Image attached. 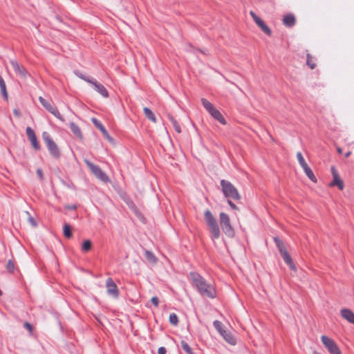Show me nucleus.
Listing matches in <instances>:
<instances>
[{
	"label": "nucleus",
	"instance_id": "40",
	"mask_svg": "<svg viewBox=\"0 0 354 354\" xmlns=\"http://www.w3.org/2000/svg\"><path fill=\"white\" fill-rule=\"evenodd\" d=\"M37 174L40 179L43 178V173L41 169H37Z\"/></svg>",
	"mask_w": 354,
	"mask_h": 354
},
{
	"label": "nucleus",
	"instance_id": "46",
	"mask_svg": "<svg viewBox=\"0 0 354 354\" xmlns=\"http://www.w3.org/2000/svg\"><path fill=\"white\" fill-rule=\"evenodd\" d=\"M70 208L73 209H75V207L73 206V207H71Z\"/></svg>",
	"mask_w": 354,
	"mask_h": 354
},
{
	"label": "nucleus",
	"instance_id": "2",
	"mask_svg": "<svg viewBox=\"0 0 354 354\" xmlns=\"http://www.w3.org/2000/svg\"><path fill=\"white\" fill-rule=\"evenodd\" d=\"M204 218L210 233L212 240L218 239L221 236L220 229L216 218L212 214L210 210L207 209L204 212Z\"/></svg>",
	"mask_w": 354,
	"mask_h": 354
},
{
	"label": "nucleus",
	"instance_id": "9",
	"mask_svg": "<svg viewBox=\"0 0 354 354\" xmlns=\"http://www.w3.org/2000/svg\"><path fill=\"white\" fill-rule=\"evenodd\" d=\"M39 100L40 103L50 112L51 113L55 118L59 119V120L64 122V119L63 118L62 115L59 113V111L57 110L56 107L53 106L50 102L46 101L44 97H39Z\"/></svg>",
	"mask_w": 354,
	"mask_h": 354
},
{
	"label": "nucleus",
	"instance_id": "1",
	"mask_svg": "<svg viewBox=\"0 0 354 354\" xmlns=\"http://www.w3.org/2000/svg\"><path fill=\"white\" fill-rule=\"evenodd\" d=\"M190 276L193 283L202 295L209 298L216 297L215 288L212 284L208 283L203 277L196 272L190 273Z\"/></svg>",
	"mask_w": 354,
	"mask_h": 354
},
{
	"label": "nucleus",
	"instance_id": "17",
	"mask_svg": "<svg viewBox=\"0 0 354 354\" xmlns=\"http://www.w3.org/2000/svg\"><path fill=\"white\" fill-rule=\"evenodd\" d=\"M342 317L351 324H354V313L350 309L344 308L341 310Z\"/></svg>",
	"mask_w": 354,
	"mask_h": 354
},
{
	"label": "nucleus",
	"instance_id": "44",
	"mask_svg": "<svg viewBox=\"0 0 354 354\" xmlns=\"http://www.w3.org/2000/svg\"><path fill=\"white\" fill-rule=\"evenodd\" d=\"M29 220H30V221L32 224H34V225H35L34 220H33V218H31V217H30V218H29Z\"/></svg>",
	"mask_w": 354,
	"mask_h": 354
},
{
	"label": "nucleus",
	"instance_id": "23",
	"mask_svg": "<svg viewBox=\"0 0 354 354\" xmlns=\"http://www.w3.org/2000/svg\"><path fill=\"white\" fill-rule=\"evenodd\" d=\"M304 171L306 174V175L313 182V183H317V178L315 177V176L314 175L312 169L309 167V166L308 165L306 167H304Z\"/></svg>",
	"mask_w": 354,
	"mask_h": 354
},
{
	"label": "nucleus",
	"instance_id": "4",
	"mask_svg": "<svg viewBox=\"0 0 354 354\" xmlns=\"http://www.w3.org/2000/svg\"><path fill=\"white\" fill-rule=\"evenodd\" d=\"M222 191L225 197L238 201L241 198V196L237 189L229 181L225 180H221Z\"/></svg>",
	"mask_w": 354,
	"mask_h": 354
},
{
	"label": "nucleus",
	"instance_id": "5",
	"mask_svg": "<svg viewBox=\"0 0 354 354\" xmlns=\"http://www.w3.org/2000/svg\"><path fill=\"white\" fill-rule=\"evenodd\" d=\"M42 138L46 143L50 155L55 158H59L60 157L59 149L57 144L51 138L50 134L46 131L43 132Z\"/></svg>",
	"mask_w": 354,
	"mask_h": 354
},
{
	"label": "nucleus",
	"instance_id": "8",
	"mask_svg": "<svg viewBox=\"0 0 354 354\" xmlns=\"http://www.w3.org/2000/svg\"><path fill=\"white\" fill-rule=\"evenodd\" d=\"M219 221L222 230L224 232V233H225L228 236L233 235L234 230L231 225L229 216L224 212L220 213Z\"/></svg>",
	"mask_w": 354,
	"mask_h": 354
},
{
	"label": "nucleus",
	"instance_id": "41",
	"mask_svg": "<svg viewBox=\"0 0 354 354\" xmlns=\"http://www.w3.org/2000/svg\"><path fill=\"white\" fill-rule=\"evenodd\" d=\"M13 113H14V114H15L16 116H17V117H19V116H20V112L19 111V110H17V109H15V110L13 111Z\"/></svg>",
	"mask_w": 354,
	"mask_h": 354
},
{
	"label": "nucleus",
	"instance_id": "27",
	"mask_svg": "<svg viewBox=\"0 0 354 354\" xmlns=\"http://www.w3.org/2000/svg\"><path fill=\"white\" fill-rule=\"evenodd\" d=\"M306 64L311 69H314L316 67V63L313 56L309 53L306 55Z\"/></svg>",
	"mask_w": 354,
	"mask_h": 354
},
{
	"label": "nucleus",
	"instance_id": "12",
	"mask_svg": "<svg viewBox=\"0 0 354 354\" xmlns=\"http://www.w3.org/2000/svg\"><path fill=\"white\" fill-rule=\"evenodd\" d=\"M106 287L107 293L112 295L113 297L117 298L119 295L118 287L111 278H109L106 281Z\"/></svg>",
	"mask_w": 354,
	"mask_h": 354
},
{
	"label": "nucleus",
	"instance_id": "35",
	"mask_svg": "<svg viewBox=\"0 0 354 354\" xmlns=\"http://www.w3.org/2000/svg\"><path fill=\"white\" fill-rule=\"evenodd\" d=\"M6 269L8 272L12 273L15 270V263L12 260H9L6 264Z\"/></svg>",
	"mask_w": 354,
	"mask_h": 354
},
{
	"label": "nucleus",
	"instance_id": "33",
	"mask_svg": "<svg viewBox=\"0 0 354 354\" xmlns=\"http://www.w3.org/2000/svg\"><path fill=\"white\" fill-rule=\"evenodd\" d=\"M169 322L174 326H176L178 323V318L175 313H171L169 315Z\"/></svg>",
	"mask_w": 354,
	"mask_h": 354
},
{
	"label": "nucleus",
	"instance_id": "11",
	"mask_svg": "<svg viewBox=\"0 0 354 354\" xmlns=\"http://www.w3.org/2000/svg\"><path fill=\"white\" fill-rule=\"evenodd\" d=\"M250 15L254 19V22L261 29L263 32H264L268 35H271L272 31L270 28L265 24V22L259 17L253 11L250 12Z\"/></svg>",
	"mask_w": 354,
	"mask_h": 354
},
{
	"label": "nucleus",
	"instance_id": "38",
	"mask_svg": "<svg viewBox=\"0 0 354 354\" xmlns=\"http://www.w3.org/2000/svg\"><path fill=\"white\" fill-rule=\"evenodd\" d=\"M158 354H165L166 353V348L165 347H160L158 350Z\"/></svg>",
	"mask_w": 354,
	"mask_h": 354
},
{
	"label": "nucleus",
	"instance_id": "3",
	"mask_svg": "<svg viewBox=\"0 0 354 354\" xmlns=\"http://www.w3.org/2000/svg\"><path fill=\"white\" fill-rule=\"evenodd\" d=\"M201 103L204 108L208 111V113L221 124L225 125L226 120L224 118L222 113L214 106L212 103L209 102L205 98L201 99Z\"/></svg>",
	"mask_w": 354,
	"mask_h": 354
},
{
	"label": "nucleus",
	"instance_id": "42",
	"mask_svg": "<svg viewBox=\"0 0 354 354\" xmlns=\"http://www.w3.org/2000/svg\"><path fill=\"white\" fill-rule=\"evenodd\" d=\"M337 152H338L339 153H342V149L341 148L337 147Z\"/></svg>",
	"mask_w": 354,
	"mask_h": 354
},
{
	"label": "nucleus",
	"instance_id": "24",
	"mask_svg": "<svg viewBox=\"0 0 354 354\" xmlns=\"http://www.w3.org/2000/svg\"><path fill=\"white\" fill-rule=\"evenodd\" d=\"M0 90L2 95L6 99L8 98V93L6 90V83L3 79V77L0 75Z\"/></svg>",
	"mask_w": 354,
	"mask_h": 354
},
{
	"label": "nucleus",
	"instance_id": "20",
	"mask_svg": "<svg viewBox=\"0 0 354 354\" xmlns=\"http://www.w3.org/2000/svg\"><path fill=\"white\" fill-rule=\"evenodd\" d=\"M221 335L223 337V339L230 344H236V339L234 337V336L232 335L230 332L225 330Z\"/></svg>",
	"mask_w": 354,
	"mask_h": 354
},
{
	"label": "nucleus",
	"instance_id": "25",
	"mask_svg": "<svg viewBox=\"0 0 354 354\" xmlns=\"http://www.w3.org/2000/svg\"><path fill=\"white\" fill-rule=\"evenodd\" d=\"M168 118L169 119V120L172 123L173 127L174 128L175 131L177 133H180L181 132V129H180V127L178 124V122L170 114L168 115Z\"/></svg>",
	"mask_w": 354,
	"mask_h": 354
},
{
	"label": "nucleus",
	"instance_id": "37",
	"mask_svg": "<svg viewBox=\"0 0 354 354\" xmlns=\"http://www.w3.org/2000/svg\"><path fill=\"white\" fill-rule=\"evenodd\" d=\"M24 327L28 330V331L30 333H32V326L28 323V322H25L24 323Z\"/></svg>",
	"mask_w": 354,
	"mask_h": 354
},
{
	"label": "nucleus",
	"instance_id": "47",
	"mask_svg": "<svg viewBox=\"0 0 354 354\" xmlns=\"http://www.w3.org/2000/svg\"><path fill=\"white\" fill-rule=\"evenodd\" d=\"M2 295V292L1 290H0V296Z\"/></svg>",
	"mask_w": 354,
	"mask_h": 354
},
{
	"label": "nucleus",
	"instance_id": "21",
	"mask_svg": "<svg viewBox=\"0 0 354 354\" xmlns=\"http://www.w3.org/2000/svg\"><path fill=\"white\" fill-rule=\"evenodd\" d=\"M283 23L285 26L292 27L295 24V17L293 15L289 14L286 15L283 19Z\"/></svg>",
	"mask_w": 354,
	"mask_h": 354
},
{
	"label": "nucleus",
	"instance_id": "30",
	"mask_svg": "<svg viewBox=\"0 0 354 354\" xmlns=\"http://www.w3.org/2000/svg\"><path fill=\"white\" fill-rule=\"evenodd\" d=\"M92 243L91 241L86 240L83 242L82 245V252H88L91 249Z\"/></svg>",
	"mask_w": 354,
	"mask_h": 354
},
{
	"label": "nucleus",
	"instance_id": "31",
	"mask_svg": "<svg viewBox=\"0 0 354 354\" xmlns=\"http://www.w3.org/2000/svg\"><path fill=\"white\" fill-rule=\"evenodd\" d=\"M63 231H64V235L65 237L69 239L72 236L71 229L68 224H65L64 225Z\"/></svg>",
	"mask_w": 354,
	"mask_h": 354
},
{
	"label": "nucleus",
	"instance_id": "10",
	"mask_svg": "<svg viewBox=\"0 0 354 354\" xmlns=\"http://www.w3.org/2000/svg\"><path fill=\"white\" fill-rule=\"evenodd\" d=\"M331 173L333 175V180L330 183L329 186L330 187H334L337 186L339 190H343L344 187V182L342 179L340 178L339 175L338 174L337 171H336L334 166H332L331 168Z\"/></svg>",
	"mask_w": 354,
	"mask_h": 354
},
{
	"label": "nucleus",
	"instance_id": "16",
	"mask_svg": "<svg viewBox=\"0 0 354 354\" xmlns=\"http://www.w3.org/2000/svg\"><path fill=\"white\" fill-rule=\"evenodd\" d=\"M91 122L96 127V128H97L101 131L105 138H106L109 141L112 140V138L109 136L108 131L97 119L93 118H91Z\"/></svg>",
	"mask_w": 354,
	"mask_h": 354
},
{
	"label": "nucleus",
	"instance_id": "19",
	"mask_svg": "<svg viewBox=\"0 0 354 354\" xmlns=\"http://www.w3.org/2000/svg\"><path fill=\"white\" fill-rule=\"evenodd\" d=\"M70 128L75 136H76L80 140H83V135L79 126L75 124L74 122H71Z\"/></svg>",
	"mask_w": 354,
	"mask_h": 354
},
{
	"label": "nucleus",
	"instance_id": "34",
	"mask_svg": "<svg viewBox=\"0 0 354 354\" xmlns=\"http://www.w3.org/2000/svg\"><path fill=\"white\" fill-rule=\"evenodd\" d=\"M214 326L221 334L225 330L223 328V324L220 321L216 320L214 322Z\"/></svg>",
	"mask_w": 354,
	"mask_h": 354
},
{
	"label": "nucleus",
	"instance_id": "32",
	"mask_svg": "<svg viewBox=\"0 0 354 354\" xmlns=\"http://www.w3.org/2000/svg\"><path fill=\"white\" fill-rule=\"evenodd\" d=\"M182 348L187 353V354H193L192 350L189 344L185 342L182 341L180 342Z\"/></svg>",
	"mask_w": 354,
	"mask_h": 354
},
{
	"label": "nucleus",
	"instance_id": "26",
	"mask_svg": "<svg viewBox=\"0 0 354 354\" xmlns=\"http://www.w3.org/2000/svg\"><path fill=\"white\" fill-rule=\"evenodd\" d=\"M274 241H275L277 247L279 249L281 254H283V252H287L283 241H281V240H279L277 238L274 239Z\"/></svg>",
	"mask_w": 354,
	"mask_h": 354
},
{
	"label": "nucleus",
	"instance_id": "18",
	"mask_svg": "<svg viewBox=\"0 0 354 354\" xmlns=\"http://www.w3.org/2000/svg\"><path fill=\"white\" fill-rule=\"evenodd\" d=\"M281 255L282 256L284 261L288 265L290 268L294 271H296L297 270L296 266H295L291 257L288 254V251L286 252H283V254H282Z\"/></svg>",
	"mask_w": 354,
	"mask_h": 354
},
{
	"label": "nucleus",
	"instance_id": "29",
	"mask_svg": "<svg viewBox=\"0 0 354 354\" xmlns=\"http://www.w3.org/2000/svg\"><path fill=\"white\" fill-rule=\"evenodd\" d=\"M145 257L147 260L151 263H155L156 262L157 259L154 254L148 250L145 251Z\"/></svg>",
	"mask_w": 354,
	"mask_h": 354
},
{
	"label": "nucleus",
	"instance_id": "7",
	"mask_svg": "<svg viewBox=\"0 0 354 354\" xmlns=\"http://www.w3.org/2000/svg\"><path fill=\"white\" fill-rule=\"evenodd\" d=\"M84 162L94 176L100 180L102 182H108L109 180L107 175L98 166L94 165L86 159L84 160Z\"/></svg>",
	"mask_w": 354,
	"mask_h": 354
},
{
	"label": "nucleus",
	"instance_id": "15",
	"mask_svg": "<svg viewBox=\"0 0 354 354\" xmlns=\"http://www.w3.org/2000/svg\"><path fill=\"white\" fill-rule=\"evenodd\" d=\"M26 131L33 148L35 150H39L40 147L34 131L30 127H28L26 129Z\"/></svg>",
	"mask_w": 354,
	"mask_h": 354
},
{
	"label": "nucleus",
	"instance_id": "28",
	"mask_svg": "<svg viewBox=\"0 0 354 354\" xmlns=\"http://www.w3.org/2000/svg\"><path fill=\"white\" fill-rule=\"evenodd\" d=\"M297 160L300 165V166L304 169V167H306L308 166V164L307 162H306V160H304V158L302 155V153L299 151L297 153Z\"/></svg>",
	"mask_w": 354,
	"mask_h": 354
},
{
	"label": "nucleus",
	"instance_id": "14",
	"mask_svg": "<svg viewBox=\"0 0 354 354\" xmlns=\"http://www.w3.org/2000/svg\"><path fill=\"white\" fill-rule=\"evenodd\" d=\"M10 64L15 73L21 77L26 79L29 75L24 67L20 65L17 61L11 60Z\"/></svg>",
	"mask_w": 354,
	"mask_h": 354
},
{
	"label": "nucleus",
	"instance_id": "39",
	"mask_svg": "<svg viewBox=\"0 0 354 354\" xmlns=\"http://www.w3.org/2000/svg\"><path fill=\"white\" fill-rule=\"evenodd\" d=\"M227 203L229 204V205L234 209H238V207H236V205L235 204H234L230 200H228L227 201Z\"/></svg>",
	"mask_w": 354,
	"mask_h": 354
},
{
	"label": "nucleus",
	"instance_id": "13",
	"mask_svg": "<svg viewBox=\"0 0 354 354\" xmlns=\"http://www.w3.org/2000/svg\"><path fill=\"white\" fill-rule=\"evenodd\" d=\"M82 78L86 82L93 84L94 86L95 91H97L100 94H101L104 97H109V93L106 88L102 84L98 83L97 81H93L86 77H82Z\"/></svg>",
	"mask_w": 354,
	"mask_h": 354
},
{
	"label": "nucleus",
	"instance_id": "45",
	"mask_svg": "<svg viewBox=\"0 0 354 354\" xmlns=\"http://www.w3.org/2000/svg\"><path fill=\"white\" fill-rule=\"evenodd\" d=\"M313 354H322V353H319V352H317V351H314V352L313 353Z\"/></svg>",
	"mask_w": 354,
	"mask_h": 354
},
{
	"label": "nucleus",
	"instance_id": "36",
	"mask_svg": "<svg viewBox=\"0 0 354 354\" xmlns=\"http://www.w3.org/2000/svg\"><path fill=\"white\" fill-rule=\"evenodd\" d=\"M151 303L156 306V307H158V304H159V300L158 299V297H153L151 299Z\"/></svg>",
	"mask_w": 354,
	"mask_h": 354
},
{
	"label": "nucleus",
	"instance_id": "6",
	"mask_svg": "<svg viewBox=\"0 0 354 354\" xmlns=\"http://www.w3.org/2000/svg\"><path fill=\"white\" fill-rule=\"evenodd\" d=\"M321 340L325 348L330 354H342V351L335 342L326 335H322Z\"/></svg>",
	"mask_w": 354,
	"mask_h": 354
},
{
	"label": "nucleus",
	"instance_id": "22",
	"mask_svg": "<svg viewBox=\"0 0 354 354\" xmlns=\"http://www.w3.org/2000/svg\"><path fill=\"white\" fill-rule=\"evenodd\" d=\"M143 111H144L145 116L147 118V119H149V120H151V122H153L154 123L156 122V116H155L154 113H153V111L150 109H149L147 107H145L143 109Z\"/></svg>",
	"mask_w": 354,
	"mask_h": 354
},
{
	"label": "nucleus",
	"instance_id": "43",
	"mask_svg": "<svg viewBox=\"0 0 354 354\" xmlns=\"http://www.w3.org/2000/svg\"><path fill=\"white\" fill-rule=\"evenodd\" d=\"M351 154V151H348L346 154H345V156L347 158L348 156H350V155Z\"/></svg>",
	"mask_w": 354,
	"mask_h": 354
}]
</instances>
